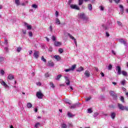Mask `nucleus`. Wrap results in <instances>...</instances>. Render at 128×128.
I'll use <instances>...</instances> for the list:
<instances>
[{
	"label": "nucleus",
	"mask_w": 128,
	"mask_h": 128,
	"mask_svg": "<svg viewBox=\"0 0 128 128\" xmlns=\"http://www.w3.org/2000/svg\"><path fill=\"white\" fill-rule=\"evenodd\" d=\"M80 18H82L83 20H84L86 22H88L89 21V18L88 16H86V14L84 13H80L79 14Z\"/></svg>",
	"instance_id": "obj_1"
},
{
	"label": "nucleus",
	"mask_w": 128,
	"mask_h": 128,
	"mask_svg": "<svg viewBox=\"0 0 128 128\" xmlns=\"http://www.w3.org/2000/svg\"><path fill=\"white\" fill-rule=\"evenodd\" d=\"M118 108L120 110H128V107L126 106H124L122 104H120V103H118Z\"/></svg>",
	"instance_id": "obj_2"
},
{
	"label": "nucleus",
	"mask_w": 128,
	"mask_h": 128,
	"mask_svg": "<svg viewBox=\"0 0 128 128\" xmlns=\"http://www.w3.org/2000/svg\"><path fill=\"white\" fill-rule=\"evenodd\" d=\"M36 96H37V98H39V100H40L42 98H44V94H42V91L40 90L36 92Z\"/></svg>",
	"instance_id": "obj_3"
},
{
	"label": "nucleus",
	"mask_w": 128,
	"mask_h": 128,
	"mask_svg": "<svg viewBox=\"0 0 128 128\" xmlns=\"http://www.w3.org/2000/svg\"><path fill=\"white\" fill-rule=\"evenodd\" d=\"M110 94L112 96L114 100H117L118 99V96L116 95V94L114 92V91H110Z\"/></svg>",
	"instance_id": "obj_4"
},
{
	"label": "nucleus",
	"mask_w": 128,
	"mask_h": 128,
	"mask_svg": "<svg viewBox=\"0 0 128 128\" xmlns=\"http://www.w3.org/2000/svg\"><path fill=\"white\" fill-rule=\"evenodd\" d=\"M116 70L117 72V74L118 76L122 74V68H120V66H116Z\"/></svg>",
	"instance_id": "obj_5"
},
{
	"label": "nucleus",
	"mask_w": 128,
	"mask_h": 128,
	"mask_svg": "<svg viewBox=\"0 0 128 128\" xmlns=\"http://www.w3.org/2000/svg\"><path fill=\"white\" fill-rule=\"evenodd\" d=\"M119 42L120 44H122L126 46V48H128V43H126V41L124 40L122 38L119 39Z\"/></svg>",
	"instance_id": "obj_6"
},
{
	"label": "nucleus",
	"mask_w": 128,
	"mask_h": 128,
	"mask_svg": "<svg viewBox=\"0 0 128 128\" xmlns=\"http://www.w3.org/2000/svg\"><path fill=\"white\" fill-rule=\"evenodd\" d=\"M65 80H66V86H70V79L68 78V77L66 76H64Z\"/></svg>",
	"instance_id": "obj_7"
},
{
	"label": "nucleus",
	"mask_w": 128,
	"mask_h": 128,
	"mask_svg": "<svg viewBox=\"0 0 128 128\" xmlns=\"http://www.w3.org/2000/svg\"><path fill=\"white\" fill-rule=\"evenodd\" d=\"M0 84H1L2 86H4V88H8V85L6 84V82H4L3 80H2V79L0 80Z\"/></svg>",
	"instance_id": "obj_8"
},
{
	"label": "nucleus",
	"mask_w": 128,
	"mask_h": 128,
	"mask_svg": "<svg viewBox=\"0 0 128 128\" xmlns=\"http://www.w3.org/2000/svg\"><path fill=\"white\" fill-rule=\"evenodd\" d=\"M70 8H73V10H80V7L76 5L71 4Z\"/></svg>",
	"instance_id": "obj_9"
},
{
	"label": "nucleus",
	"mask_w": 128,
	"mask_h": 128,
	"mask_svg": "<svg viewBox=\"0 0 128 128\" xmlns=\"http://www.w3.org/2000/svg\"><path fill=\"white\" fill-rule=\"evenodd\" d=\"M39 54H40V52L34 51V56L35 58H38Z\"/></svg>",
	"instance_id": "obj_10"
},
{
	"label": "nucleus",
	"mask_w": 128,
	"mask_h": 128,
	"mask_svg": "<svg viewBox=\"0 0 128 128\" xmlns=\"http://www.w3.org/2000/svg\"><path fill=\"white\" fill-rule=\"evenodd\" d=\"M84 74L85 76H86V78H90V72L88 70H86Z\"/></svg>",
	"instance_id": "obj_11"
},
{
	"label": "nucleus",
	"mask_w": 128,
	"mask_h": 128,
	"mask_svg": "<svg viewBox=\"0 0 128 128\" xmlns=\"http://www.w3.org/2000/svg\"><path fill=\"white\" fill-rule=\"evenodd\" d=\"M68 36H70V38L74 40V44H76V38H74V37L72 36V34H70V33L68 34Z\"/></svg>",
	"instance_id": "obj_12"
},
{
	"label": "nucleus",
	"mask_w": 128,
	"mask_h": 128,
	"mask_svg": "<svg viewBox=\"0 0 128 128\" xmlns=\"http://www.w3.org/2000/svg\"><path fill=\"white\" fill-rule=\"evenodd\" d=\"M54 44L55 46H62V42L58 41H55Z\"/></svg>",
	"instance_id": "obj_13"
},
{
	"label": "nucleus",
	"mask_w": 128,
	"mask_h": 128,
	"mask_svg": "<svg viewBox=\"0 0 128 128\" xmlns=\"http://www.w3.org/2000/svg\"><path fill=\"white\" fill-rule=\"evenodd\" d=\"M24 26H26L27 30H32V25H29L28 23L24 22Z\"/></svg>",
	"instance_id": "obj_14"
},
{
	"label": "nucleus",
	"mask_w": 128,
	"mask_h": 128,
	"mask_svg": "<svg viewBox=\"0 0 128 128\" xmlns=\"http://www.w3.org/2000/svg\"><path fill=\"white\" fill-rule=\"evenodd\" d=\"M48 66H54V64L52 61H49L48 62Z\"/></svg>",
	"instance_id": "obj_15"
},
{
	"label": "nucleus",
	"mask_w": 128,
	"mask_h": 128,
	"mask_svg": "<svg viewBox=\"0 0 128 128\" xmlns=\"http://www.w3.org/2000/svg\"><path fill=\"white\" fill-rule=\"evenodd\" d=\"M8 78L10 80H14V76L12 74H10L8 76Z\"/></svg>",
	"instance_id": "obj_16"
},
{
	"label": "nucleus",
	"mask_w": 128,
	"mask_h": 128,
	"mask_svg": "<svg viewBox=\"0 0 128 128\" xmlns=\"http://www.w3.org/2000/svg\"><path fill=\"white\" fill-rule=\"evenodd\" d=\"M110 116L112 120H114V118H116V112H112Z\"/></svg>",
	"instance_id": "obj_17"
},
{
	"label": "nucleus",
	"mask_w": 128,
	"mask_h": 128,
	"mask_svg": "<svg viewBox=\"0 0 128 128\" xmlns=\"http://www.w3.org/2000/svg\"><path fill=\"white\" fill-rule=\"evenodd\" d=\"M68 116L69 118H73V116H74V114H72L70 113V112H68Z\"/></svg>",
	"instance_id": "obj_18"
},
{
	"label": "nucleus",
	"mask_w": 128,
	"mask_h": 128,
	"mask_svg": "<svg viewBox=\"0 0 128 128\" xmlns=\"http://www.w3.org/2000/svg\"><path fill=\"white\" fill-rule=\"evenodd\" d=\"M88 10L92 12V4H88Z\"/></svg>",
	"instance_id": "obj_19"
},
{
	"label": "nucleus",
	"mask_w": 128,
	"mask_h": 128,
	"mask_svg": "<svg viewBox=\"0 0 128 128\" xmlns=\"http://www.w3.org/2000/svg\"><path fill=\"white\" fill-rule=\"evenodd\" d=\"M76 106H78V104H75L71 106L70 107V108H71V109L76 108Z\"/></svg>",
	"instance_id": "obj_20"
},
{
	"label": "nucleus",
	"mask_w": 128,
	"mask_h": 128,
	"mask_svg": "<svg viewBox=\"0 0 128 128\" xmlns=\"http://www.w3.org/2000/svg\"><path fill=\"white\" fill-rule=\"evenodd\" d=\"M98 114H100L98 112H94L93 115V116L94 118H98Z\"/></svg>",
	"instance_id": "obj_21"
},
{
	"label": "nucleus",
	"mask_w": 128,
	"mask_h": 128,
	"mask_svg": "<svg viewBox=\"0 0 128 128\" xmlns=\"http://www.w3.org/2000/svg\"><path fill=\"white\" fill-rule=\"evenodd\" d=\"M38 126H40V122H38L34 125L35 128H38Z\"/></svg>",
	"instance_id": "obj_22"
},
{
	"label": "nucleus",
	"mask_w": 128,
	"mask_h": 128,
	"mask_svg": "<svg viewBox=\"0 0 128 128\" xmlns=\"http://www.w3.org/2000/svg\"><path fill=\"white\" fill-rule=\"evenodd\" d=\"M76 64H74L73 66H72V67L70 68V70L74 71V69L76 68Z\"/></svg>",
	"instance_id": "obj_23"
},
{
	"label": "nucleus",
	"mask_w": 128,
	"mask_h": 128,
	"mask_svg": "<svg viewBox=\"0 0 128 128\" xmlns=\"http://www.w3.org/2000/svg\"><path fill=\"white\" fill-rule=\"evenodd\" d=\"M122 76H128V72H126L125 70H122Z\"/></svg>",
	"instance_id": "obj_24"
},
{
	"label": "nucleus",
	"mask_w": 128,
	"mask_h": 128,
	"mask_svg": "<svg viewBox=\"0 0 128 128\" xmlns=\"http://www.w3.org/2000/svg\"><path fill=\"white\" fill-rule=\"evenodd\" d=\"M61 128H68V126L66 124L63 123L61 124Z\"/></svg>",
	"instance_id": "obj_25"
},
{
	"label": "nucleus",
	"mask_w": 128,
	"mask_h": 128,
	"mask_svg": "<svg viewBox=\"0 0 128 128\" xmlns=\"http://www.w3.org/2000/svg\"><path fill=\"white\" fill-rule=\"evenodd\" d=\"M32 104H31L30 102L27 103V108H32Z\"/></svg>",
	"instance_id": "obj_26"
},
{
	"label": "nucleus",
	"mask_w": 128,
	"mask_h": 128,
	"mask_svg": "<svg viewBox=\"0 0 128 128\" xmlns=\"http://www.w3.org/2000/svg\"><path fill=\"white\" fill-rule=\"evenodd\" d=\"M82 70H84V68L82 66H80V68H78V70H76V72H82Z\"/></svg>",
	"instance_id": "obj_27"
},
{
	"label": "nucleus",
	"mask_w": 128,
	"mask_h": 128,
	"mask_svg": "<svg viewBox=\"0 0 128 128\" xmlns=\"http://www.w3.org/2000/svg\"><path fill=\"white\" fill-rule=\"evenodd\" d=\"M54 58H56V60H60V56L55 55Z\"/></svg>",
	"instance_id": "obj_28"
},
{
	"label": "nucleus",
	"mask_w": 128,
	"mask_h": 128,
	"mask_svg": "<svg viewBox=\"0 0 128 128\" xmlns=\"http://www.w3.org/2000/svg\"><path fill=\"white\" fill-rule=\"evenodd\" d=\"M56 22L57 24H60V19L56 18Z\"/></svg>",
	"instance_id": "obj_29"
},
{
	"label": "nucleus",
	"mask_w": 128,
	"mask_h": 128,
	"mask_svg": "<svg viewBox=\"0 0 128 128\" xmlns=\"http://www.w3.org/2000/svg\"><path fill=\"white\" fill-rule=\"evenodd\" d=\"M15 4H16V6H20V0H15Z\"/></svg>",
	"instance_id": "obj_30"
},
{
	"label": "nucleus",
	"mask_w": 128,
	"mask_h": 128,
	"mask_svg": "<svg viewBox=\"0 0 128 128\" xmlns=\"http://www.w3.org/2000/svg\"><path fill=\"white\" fill-rule=\"evenodd\" d=\"M126 80H123L120 82V84L122 86H124V84H126Z\"/></svg>",
	"instance_id": "obj_31"
},
{
	"label": "nucleus",
	"mask_w": 128,
	"mask_h": 128,
	"mask_svg": "<svg viewBox=\"0 0 128 128\" xmlns=\"http://www.w3.org/2000/svg\"><path fill=\"white\" fill-rule=\"evenodd\" d=\"M117 24L119 26L122 27V24L120 21H117Z\"/></svg>",
	"instance_id": "obj_32"
},
{
	"label": "nucleus",
	"mask_w": 128,
	"mask_h": 128,
	"mask_svg": "<svg viewBox=\"0 0 128 128\" xmlns=\"http://www.w3.org/2000/svg\"><path fill=\"white\" fill-rule=\"evenodd\" d=\"M52 40H53V42H56V38L54 36H52Z\"/></svg>",
	"instance_id": "obj_33"
},
{
	"label": "nucleus",
	"mask_w": 128,
	"mask_h": 128,
	"mask_svg": "<svg viewBox=\"0 0 128 128\" xmlns=\"http://www.w3.org/2000/svg\"><path fill=\"white\" fill-rule=\"evenodd\" d=\"M84 2V0H78V5L82 6V3Z\"/></svg>",
	"instance_id": "obj_34"
},
{
	"label": "nucleus",
	"mask_w": 128,
	"mask_h": 128,
	"mask_svg": "<svg viewBox=\"0 0 128 128\" xmlns=\"http://www.w3.org/2000/svg\"><path fill=\"white\" fill-rule=\"evenodd\" d=\"M50 85L51 88H54V83L52 82H50Z\"/></svg>",
	"instance_id": "obj_35"
},
{
	"label": "nucleus",
	"mask_w": 128,
	"mask_h": 128,
	"mask_svg": "<svg viewBox=\"0 0 128 128\" xmlns=\"http://www.w3.org/2000/svg\"><path fill=\"white\" fill-rule=\"evenodd\" d=\"M60 78H62V75L61 74H59L56 78V80H60Z\"/></svg>",
	"instance_id": "obj_36"
},
{
	"label": "nucleus",
	"mask_w": 128,
	"mask_h": 128,
	"mask_svg": "<svg viewBox=\"0 0 128 128\" xmlns=\"http://www.w3.org/2000/svg\"><path fill=\"white\" fill-rule=\"evenodd\" d=\"M58 52H60V54H62V52H64V49H62V48H60L58 49Z\"/></svg>",
	"instance_id": "obj_37"
},
{
	"label": "nucleus",
	"mask_w": 128,
	"mask_h": 128,
	"mask_svg": "<svg viewBox=\"0 0 128 128\" xmlns=\"http://www.w3.org/2000/svg\"><path fill=\"white\" fill-rule=\"evenodd\" d=\"M120 100L121 102H124V96H120Z\"/></svg>",
	"instance_id": "obj_38"
},
{
	"label": "nucleus",
	"mask_w": 128,
	"mask_h": 128,
	"mask_svg": "<svg viewBox=\"0 0 128 128\" xmlns=\"http://www.w3.org/2000/svg\"><path fill=\"white\" fill-rule=\"evenodd\" d=\"M88 114H92V108H88Z\"/></svg>",
	"instance_id": "obj_39"
},
{
	"label": "nucleus",
	"mask_w": 128,
	"mask_h": 128,
	"mask_svg": "<svg viewBox=\"0 0 128 128\" xmlns=\"http://www.w3.org/2000/svg\"><path fill=\"white\" fill-rule=\"evenodd\" d=\"M22 50V48L18 47L17 48L16 51L18 52H20Z\"/></svg>",
	"instance_id": "obj_40"
},
{
	"label": "nucleus",
	"mask_w": 128,
	"mask_h": 128,
	"mask_svg": "<svg viewBox=\"0 0 128 128\" xmlns=\"http://www.w3.org/2000/svg\"><path fill=\"white\" fill-rule=\"evenodd\" d=\"M42 60L44 62H46V58H44V56H42Z\"/></svg>",
	"instance_id": "obj_41"
},
{
	"label": "nucleus",
	"mask_w": 128,
	"mask_h": 128,
	"mask_svg": "<svg viewBox=\"0 0 128 128\" xmlns=\"http://www.w3.org/2000/svg\"><path fill=\"white\" fill-rule=\"evenodd\" d=\"M32 8H38V5L34 4L32 5Z\"/></svg>",
	"instance_id": "obj_42"
},
{
	"label": "nucleus",
	"mask_w": 128,
	"mask_h": 128,
	"mask_svg": "<svg viewBox=\"0 0 128 128\" xmlns=\"http://www.w3.org/2000/svg\"><path fill=\"white\" fill-rule=\"evenodd\" d=\"M112 68V64H110L108 66V70H110Z\"/></svg>",
	"instance_id": "obj_43"
},
{
	"label": "nucleus",
	"mask_w": 128,
	"mask_h": 128,
	"mask_svg": "<svg viewBox=\"0 0 128 128\" xmlns=\"http://www.w3.org/2000/svg\"><path fill=\"white\" fill-rule=\"evenodd\" d=\"M102 27L105 30H106L108 28V27L106 26H104V25L102 26Z\"/></svg>",
	"instance_id": "obj_44"
},
{
	"label": "nucleus",
	"mask_w": 128,
	"mask_h": 128,
	"mask_svg": "<svg viewBox=\"0 0 128 128\" xmlns=\"http://www.w3.org/2000/svg\"><path fill=\"white\" fill-rule=\"evenodd\" d=\"M99 8H100V10H102V11H104V8L102 6H100L99 7Z\"/></svg>",
	"instance_id": "obj_45"
},
{
	"label": "nucleus",
	"mask_w": 128,
	"mask_h": 128,
	"mask_svg": "<svg viewBox=\"0 0 128 128\" xmlns=\"http://www.w3.org/2000/svg\"><path fill=\"white\" fill-rule=\"evenodd\" d=\"M29 36H30L31 38L32 37V32H28Z\"/></svg>",
	"instance_id": "obj_46"
},
{
	"label": "nucleus",
	"mask_w": 128,
	"mask_h": 128,
	"mask_svg": "<svg viewBox=\"0 0 128 128\" xmlns=\"http://www.w3.org/2000/svg\"><path fill=\"white\" fill-rule=\"evenodd\" d=\"M36 86H42V82H36Z\"/></svg>",
	"instance_id": "obj_47"
},
{
	"label": "nucleus",
	"mask_w": 128,
	"mask_h": 128,
	"mask_svg": "<svg viewBox=\"0 0 128 128\" xmlns=\"http://www.w3.org/2000/svg\"><path fill=\"white\" fill-rule=\"evenodd\" d=\"M22 32L24 34H26V30H22Z\"/></svg>",
	"instance_id": "obj_48"
},
{
	"label": "nucleus",
	"mask_w": 128,
	"mask_h": 128,
	"mask_svg": "<svg viewBox=\"0 0 128 128\" xmlns=\"http://www.w3.org/2000/svg\"><path fill=\"white\" fill-rule=\"evenodd\" d=\"M4 57H0V62H4Z\"/></svg>",
	"instance_id": "obj_49"
},
{
	"label": "nucleus",
	"mask_w": 128,
	"mask_h": 128,
	"mask_svg": "<svg viewBox=\"0 0 128 128\" xmlns=\"http://www.w3.org/2000/svg\"><path fill=\"white\" fill-rule=\"evenodd\" d=\"M45 77H46V78H48V77H50V74H48V73H46V74H45Z\"/></svg>",
	"instance_id": "obj_50"
},
{
	"label": "nucleus",
	"mask_w": 128,
	"mask_h": 128,
	"mask_svg": "<svg viewBox=\"0 0 128 128\" xmlns=\"http://www.w3.org/2000/svg\"><path fill=\"white\" fill-rule=\"evenodd\" d=\"M0 74H2V76H4V70H1Z\"/></svg>",
	"instance_id": "obj_51"
},
{
	"label": "nucleus",
	"mask_w": 128,
	"mask_h": 128,
	"mask_svg": "<svg viewBox=\"0 0 128 128\" xmlns=\"http://www.w3.org/2000/svg\"><path fill=\"white\" fill-rule=\"evenodd\" d=\"M55 14L56 18H58V12L56 11Z\"/></svg>",
	"instance_id": "obj_52"
},
{
	"label": "nucleus",
	"mask_w": 128,
	"mask_h": 128,
	"mask_svg": "<svg viewBox=\"0 0 128 128\" xmlns=\"http://www.w3.org/2000/svg\"><path fill=\"white\" fill-rule=\"evenodd\" d=\"M70 68L69 69H66L64 70V72H70Z\"/></svg>",
	"instance_id": "obj_53"
},
{
	"label": "nucleus",
	"mask_w": 128,
	"mask_h": 128,
	"mask_svg": "<svg viewBox=\"0 0 128 128\" xmlns=\"http://www.w3.org/2000/svg\"><path fill=\"white\" fill-rule=\"evenodd\" d=\"M8 44V42L7 39L4 40V44Z\"/></svg>",
	"instance_id": "obj_54"
},
{
	"label": "nucleus",
	"mask_w": 128,
	"mask_h": 128,
	"mask_svg": "<svg viewBox=\"0 0 128 128\" xmlns=\"http://www.w3.org/2000/svg\"><path fill=\"white\" fill-rule=\"evenodd\" d=\"M68 126L69 128H72V124L68 123Z\"/></svg>",
	"instance_id": "obj_55"
},
{
	"label": "nucleus",
	"mask_w": 128,
	"mask_h": 128,
	"mask_svg": "<svg viewBox=\"0 0 128 128\" xmlns=\"http://www.w3.org/2000/svg\"><path fill=\"white\" fill-rule=\"evenodd\" d=\"M49 52H52V47L50 46L48 49Z\"/></svg>",
	"instance_id": "obj_56"
},
{
	"label": "nucleus",
	"mask_w": 128,
	"mask_h": 128,
	"mask_svg": "<svg viewBox=\"0 0 128 128\" xmlns=\"http://www.w3.org/2000/svg\"><path fill=\"white\" fill-rule=\"evenodd\" d=\"M4 50H6V52H8V48L7 47H6L4 48Z\"/></svg>",
	"instance_id": "obj_57"
},
{
	"label": "nucleus",
	"mask_w": 128,
	"mask_h": 128,
	"mask_svg": "<svg viewBox=\"0 0 128 128\" xmlns=\"http://www.w3.org/2000/svg\"><path fill=\"white\" fill-rule=\"evenodd\" d=\"M102 115L104 116H108V114H104V112L102 113Z\"/></svg>",
	"instance_id": "obj_58"
},
{
	"label": "nucleus",
	"mask_w": 128,
	"mask_h": 128,
	"mask_svg": "<svg viewBox=\"0 0 128 128\" xmlns=\"http://www.w3.org/2000/svg\"><path fill=\"white\" fill-rule=\"evenodd\" d=\"M91 98H90V97L86 99V102H88V100H90Z\"/></svg>",
	"instance_id": "obj_59"
},
{
	"label": "nucleus",
	"mask_w": 128,
	"mask_h": 128,
	"mask_svg": "<svg viewBox=\"0 0 128 128\" xmlns=\"http://www.w3.org/2000/svg\"><path fill=\"white\" fill-rule=\"evenodd\" d=\"M112 52L114 56H116V52L114 50H112Z\"/></svg>",
	"instance_id": "obj_60"
},
{
	"label": "nucleus",
	"mask_w": 128,
	"mask_h": 128,
	"mask_svg": "<svg viewBox=\"0 0 128 128\" xmlns=\"http://www.w3.org/2000/svg\"><path fill=\"white\" fill-rule=\"evenodd\" d=\"M100 74H101L102 76V77L104 76V72H102L100 73Z\"/></svg>",
	"instance_id": "obj_61"
},
{
	"label": "nucleus",
	"mask_w": 128,
	"mask_h": 128,
	"mask_svg": "<svg viewBox=\"0 0 128 128\" xmlns=\"http://www.w3.org/2000/svg\"><path fill=\"white\" fill-rule=\"evenodd\" d=\"M106 36H108H108H110V34H108V32H106Z\"/></svg>",
	"instance_id": "obj_62"
},
{
	"label": "nucleus",
	"mask_w": 128,
	"mask_h": 128,
	"mask_svg": "<svg viewBox=\"0 0 128 128\" xmlns=\"http://www.w3.org/2000/svg\"><path fill=\"white\" fill-rule=\"evenodd\" d=\"M45 38H46V40L50 42V38H48V37H46Z\"/></svg>",
	"instance_id": "obj_63"
},
{
	"label": "nucleus",
	"mask_w": 128,
	"mask_h": 128,
	"mask_svg": "<svg viewBox=\"0 0 128 128\" xmlns=\"http://www.w3.org/2000/svg\"><path fill=\"white\" fill-rule=\"evenodd\" d=\"M95 70H96V72H98V68L96 67H94Z\"/></svg>",
	"instance_id": "obj_64"
}]
</instances>
